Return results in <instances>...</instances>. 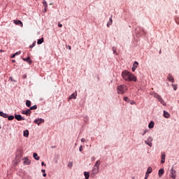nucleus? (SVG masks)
<instances>
[{"mask_svg":"<svg viewBox=\"0 0 179 179\" xmlns=\"http://www.w3.org/2000/svg\"><path fill=\"white\" fill-rule=\"evenodd\" d=\"M67 166L68 167H70V169H71L72 166H73V162H69Z\"/></svg>","mask_w":179,"mask_h":179,"instance_id":"obj_31","label":"nucleus"},{"mask_svg":"<svg viewBox=\"0 0 179 179\" xmlns=\"http://www.w3.org/2000/svg\"><path fill=\"white\" fill-rule=\"evenodd\" d=\"M13 64H15L16 62V60H12Z\"/></svg>","mask_w":179,"mask_h":179,"instance_id":"obj_48","label":"nucleus"},{"mask_svg":"<svg viewBox=\"0 0 179 179\" xmlns=\"http://www.w3.org/2000/svg\"><path fill=\"white\" fill-rule=\"evenodd\" d=\"M152 141H153V139H152V137H149L148 141H145L146 145L150 146V148H152Z\"/></svg>","mask_w":179,"mask_h":179,"instance_id":"obj_6","label":"nucleus"},{"mask_svg":"<svg viewBox=\"0 0 179 179\" xmlns=\"http://www.w3.org/2000/svg\"><path fill=\"white\" fill-rule=\"evenodd\" d=\"M148 178H149V173H145V176L144 179H148Z\"/></svg>","mask_w":179,"mask_h":179,"instance_id":"obj_36","label":"nucleus"},{"mask_svg":"<svg viewBox=\"0 0 179 179\" xmlns=\"http://www.w3.org/2000/svg\"><path fill=\"white\" fill-rule=\"evenodd\" d=\"M146 132H147V131L145 130V131L143 132V135H145V134H146Z\"/></svg>","mask_w":179,"mask_h":179,"instance_id":"obj_49","label":"nucleus"},{"mask_svg":"<svg viewBox=\"0 0 179 179\" xmlns=\"http://www.w3.org/2000/svg\"><path fill=\"white\" fill-rule=\"evenodd\" d=\"M43 43H44V38H41L38 39L37 41V44H38V45L43 44Z\"/></svg>","mask_w":179,"mask_h":179,"instance_id":"obj_23","label":"nucleus"},{"mask_svg":"<svg viewBox=\"0 0 179 179\" xmlns=\"http://www.w3.org/2000/svg\"><path fill=\"white\" fill-rule=\"evenodd\" d=\"M33 157L34 159H35V160H40V157H38V155H37V153H34L33 155Z\"/></svg>","mask_w":179,"mask_h":179,"instance_id":"obj_19","label":"nucleus"},{"mask_svg":"<svg viewBox=\"0 0 179 179\" xmlns=\"http://www.w3.org/2000/svg\"><path fill=\"white\" fill-rule=\"evenodd\" d=\"M15 24H17L18 26H21V27H23V23L20 20H14Z\"/></svg>","mask_w":179,"mask_h":179,"instance_id":"obj_13","label":"nucleus"},{"mask_svg":"<svg viewBox=\"0 0 179 179\" xmlns=\"http://www.w3.org/2000/svg\"><path fill=\"white\" fill-rule=\"evenodd\" d=\"M25 104L27 107H30L31 106V101H30L29 100H27Z\"/></svg>","mask_w":179,"mask_h":179,"instance_id":"obj_26","label":"nucleus"},{"mask_svg":"<svg viewBox=\"0 0 179 179\" xmlns=\"http://www.w3.org/2000/svg\"><path fill=\"white\" fill-rule=\"evenodd\" d=\"M15 57H16V56H15V54H13V55L11 56V58H15Z\"/></svg>","mask_w":179,"mask_h":179,"instance_id":"obj_43","label":"nucleus"},{"mask_svg":"<svg viewBox=\"0 0 179 179\" xmlns=\"http://www.w3.org/2000/svg\"><path fill=\"white\" fill-rule=\"evenodd\" d=\"M15 120H17V121H24L26 120L24 119V117H22V115H15Z\"/></svg>","mask_w":179,"mask_h":179,"instance_id":"obj_5","label":"nucleus"},{"mask_svg":"<svg viewBox=\"0 0 179 179\" xmlns=\"http://www.w3.org/2000/svg\"><path fill=\"white\" fill-rule=\"evenodd\" d=\"M0 52H5V50H0Z\"/></svg>","mask_w":179,"mask_h":179,"instance_id":"obj_47","label":"nucleus"},{"mask_svg":"<svg viewBox=\"0 0 179 179\" xmlns=\"http://www.w3.org/2000/svg\"><path fill=\"white\" fill-rule=\"evenodd\" d=\"M113 24V18L112 17L109 19V22L107 23V27H110Z\"/></svg>","mask_w":179,"mask_h":179,"instance_id":"obj_21","label":"nucleus"},{"mask_svg":"<svg viewBox=\"0 0 179 179\" xmlns=\"http://www.w3.org/2000/svg\"><path fill=\"white\" fill-rule=\"evenodd\" d=\"M79 150L80 152H82V150H83V146L80 145L79 148Z\"/></svg>","mask_w":179,"mask_h":179,"instance_id":"obj_37","label":"nucleus"},{"mask_svg":"<svg viewBox=\"0 0 179 179\" xmlns=\"http://www.w3.org/2000/svg\"><path fill=\"white\" fill-rule=\"evenodd\" d=\"M36 45V41L32 43L31 45L29 46V48H33Z\"/></svg>","mask_w":179,"mask_h":179,"instance_id":"obj_33","label":"nucleus"},{"mask_svg":"<svg viewBox=\"0 0 179 179\" xmlns=\"http://www.w3.org/2000/svg\"><path fill=\"white\" fill-rule=\"evenodd\" d=\"M164 117L165 118H169V117H170V113H169V112L164 110Z\"/></svg>","mask_w":179,"mask_h":179,"instance_id":"obj_17","label":"nucleus"},{"mask_svg":"<svg viewBox=\"0 0 179 179\" xmlns=\"http://www.w3.org/2000/svg\"><path fill=\"white\" fill-rule=\"evenodd\" d=\"M23 135H24V136H25V138H28L29 137V130H24L23 131Z\"/></svg>","mask_w":179,"mask_h":179,"instance_id":"obj_22","label":"nucleus"},{"mask_svg":"<svg viewBox=\"0 0 179 179\" xmlns=\"http://www.w3.org/2000/svg\"><path fill=\"white\" fill-rule=\"evenodd\" d=\"M26 78H27V75H24V76H23V78H24V79H26Z\"/></svg>","mask_w":179,"mask_h":179,"instance_id":"obj_42","label":"nucleus"},{"mask_svg":"<svg viewBox=\"0 0 179 179\" xmlns=\"http://www.w3.org/2000/svg\"><path fill=\"white\" fill-rule=\"evenodd\" d=\"M0 129H1V126H0Z\"/></svg>","mask_w":179,"mask_h":179,"instance_id":"obj_53","label":"nucleus"},{"mask_svg":"<svg viewBox=\"0 0 179 179\" xmlns=\"http://www.w3.org/2000/svg\"><path fill=\"white\" fill-rule=\"evenodd\" d=\"M0 116L3 118H8V114L4 113L3 112H0Z\"/></svg>","mask_w":179,"mask_h":179,"instance_id":"obj_18","label":"nucleus"},{"mask_svg":"<svg viewBox=\"0 0 179 179\" xmlns=\"http://www.w3.org/2000/svg\"><path fill=\"white\" fill-rule=\"evenodd\" d=\"M22 114H24L25 115H27L28 117L31 114V110L30 109H28L27 110H22Z\"/></svg>","mask_w":179,"mask_h":179,"instance_id":"obj_8","label":"nucleus"},{"mask_svg":"<svg viewBox=\"0 0 179 179\" xmlns=\"http://www.w3.org/2000/svg\"><path fill=\"white\" fill-rule=\"evenodd\" d=\"M22 59L24 61H25V62H29V65L33 64V62L31 61V59H30V57H29L27 58L24 57V58H22Z\"/></svg>","mask_w":179,"mask_h":179,"instance_id":"obj_11","label":"nucleus"},{"mask_svg":"<svg viewBox=\"0 0 179 179\" xmlns=\"http://www.w3.org/2000/svg\"><path fill=\"white\" fill-rule=\"evenodd\" d=\"M81 142H86V139H85V138H81Z\"/></svg>","mask_w":179,"mask_h":179,"instance_id":"obj_40","label":"nucleus"},{"mask_svg":"<svg viewBox=\"0 0 179 179\" xmlns=\"http://www.w3.org/2000/svg\"><path fill=\"white\" fill-rule=\"evenodd\" d=\"M162 52V50L159 51V54Z\"/></svg>","mask_w":179,"mask_h":179,"instance_id":"obj_52","label":"nucleus"},{"mask_svg":"<svg viewBox=\"0 0 179 179\" xmlns=\"http://www.w3.org/2000/svg\"><path fill=\"white\" fill-rule=\"evenodd\" d=\"M43 6H44L45 8H47V6H48V5L47 4V1H45V0H44V1H43Z\"/></svg>","mask_w":179,"mask_h":179,"instance_id":"obj_30","label":"nucleus"},{"mask_svg":"<svg viewBox=\"0 0 179 179\" xmlns=\"http://www.w3.org/2000/svg\"><path fill=\"white\" fill-rule=\"evenodd\" d=\"M117 90L118 94H124L128 90V87L125 85H121L117 86Z\"/></svg>","mask_w":179,"mask_h":179,"instance_id":"obj_2","label":"nucleus"},{"mask_svg":"<svg viewBox=\"0 0 179 179\" xmlns=\"http://www.w3.org/2000/svg\"><path fill=\"white\" fill-rule=\"evenodd\" d=\"M84 176L85 177V179H89V177H90V174L89 172H84Z\"/></svg>","mask_w":179,"mask_h":179,"instance_id":"obj_25","label":"nucleus"},{"mask_svg":"<svg viewBox=\"0 0 179 179\" xmlns=\"http://www.w3.org/2000/svg\"><path fill=\"white\" fill-rule=\"evenodd\" d=\"M155 97H156V99H157L158 101H160V103H161V104H162V106H166V103H164V101H163V99H162V97H160L159 94H155Z\"/></svg>","mask_w":179,"mask_h":179,"instance_id":"obj_3","label":"nucleus"},{"mask_svg":"<svg viewBox=\"0 0 179 179\" xmlns=\"http://www.w3.org/2000/svg\"><path fill=\"white\" fill-rule=\"evenodd\" d=\"M124 101H128L129 99H128V97L125 96L124 98Z\"/></svg>","mask_w":179,"mask_h":179,"instance_id":"obj_38","label":"nucleus"},{"mask_svg":"<svg viewBox=\"0 0 179 179\" xmlns=\"http://www.w3.org/2000/svg\"><path fill=\"white\" fill-rule=\"evenodd\" d=\"M41 171H42V173H45V169H42Z\"/></svg>","mask_w":179,"mask_h":179,"instance_id":"obj_45","label":"nucleus"},{"mask_svg":"<svg viewBox=\"0 0 179 179\" xmlns=\"http://www.w3.org/2000/svg\"><path fill=\"white\" fill-rule=\"evenodd\" d=\"M69 50H71V46L69 47Z\"/></svg>","mask_w":179,"mask_h":179,"instance_id":"obj_51","label":"nucleus"},{"mask_svg":"<svg viewBox=\"0 0 179 179\" xmlns=\"http://www.w3.org/2000/svg\"><path fill=\"white\" fill-rule=\"evenodd\" d=\"M97 173H99V168L94 166L92 169V174H97Z\"/></svg>","mask_w":179,"mask_h":179,"instance_id":"obj_14","label":"nucleus"},{"mask_svg":"<svg viewBox=\"0 0 179 179\" xmlns=\"http://www.w3.org/2000/svg\"><path fill=\"white\" fill-rule=\"evenodd\" d=\"M44 122V120L43 119H37L34 120V124H36L37 125H40V124H43Z\"/></svg>","mask_w":179,"mask_h":179,"instance_id":"obj_9","label":"nucleus"},{"mask_svg":"<svg viewBox=\"0 0 179 179\" xmlns=\"http://www.w3.org/2000/svg\"><path fill=\"white\" fill-rule=\"evenodd\" d=\"M152 171L153 170L152 169V167L150 166L148 168L146 173H147V174H150Z\"/></svg>","mask_w":179,"mask_h":179,"instance_id":"obj_27","label":"nucleus"},{"mask_svg":"<svg viewBox=\"0 0 179 179\" xmlns=\"http://www.w3.org/2000/svg\"><path fill=\"white\" fill-rule=\"evenodd\" d=\"M113 53L117 54V50H115V49H114V48H113Z\"/></svg>","mask_w":179,"mask_h":179,"instance_id":"obj_39","label":"nucleus"},{"mask_svg":"<svg viewBox=\"0 0 179 179\" xmlns=\"http://www.w3.org/2000/svg\"><path fill=\"white\" fill-rule=\"evenodd\" d=\"M122 78L127 82H136V76L128 71H122Z\"/></svg>","mask_w":179,"mask_h":179,"instance_id":"obj_1","label":"nucleus"},{"mask_svg":"<svg viewBox=\"0 0 179 179\" xmlns=\"http://www.w3.org/2000/svg\"><path fill=\"white\" fill-rule=\"evenodd\" d=\"M78 96V93L75 92L73 93L70 96H69V99H76V96Z\"/></svg>","mask_w":179,"mask_h":179,"instance_id":"obj_16","label":"nucleus"},{"mask_svg":"<svg viewBox=\"0 0 179 179\" xmlns=\"http://www.w3.org/2000/svg\"><path fill=\"white\" fill-rule=\"evenodd\" d=\"M172 87L173 88V90H177V85L172 84Z\"/></svg>","mask_w":179,"mask_h":179,"instance_id":"obj_32","label":"nucleus"},{"mask_svg":"<svg viewBox=\"0 0 179 179\" xmlns=\"http://www.w3.org/2000/svg\"><path fill=\"white\" fill-rule=\"evenodd\" d=\"M163 174H164V169H159L158 172L159 177V178L163 177Z\"/></svg>","mask_w":179,"mask_h":179,"instance_id":"obj_12","label":"nucleus"},{"mask_svg":"<svg viewBox=\"0 0 179 179\" xmlns=\"http://www.w3.org/2000/svg\"><path fill=\"white\" fill-rule=\"evenodd\" d=\"M139 65V63H138V62H135L133 64V67L131 69L133 72H135V71H136V69L138 68Z\"/></svg>","mask_w":179,"mask_h":179,"instance_id":"obj_7","label":"nucleus"},{"mask_svg":"<svg viewBox=\"0 0 179 179\" xmlns=\"http://www.w3.org/2000/svg\"><path fill=\"white\" fill-rule=\"evenodd\" d=\"M134 103H135V102H134V101H133V102H131V104H134Z\"/></svg>","mask_w":179,"mask_h":179,"instance_id":"obj_50","label":"nucleus"},{"mask_svg":"<svg viewBox=\"0 0 179 179\" xmlns=\"http://www.w3.org/2000/svg\"><path fill=\"white\" fill-rule=\"evenodd\" d=\"M21 53H22L21 51H18V52L14 53V55H15V57H16V55H20Z\"/></svg>","mask_w":179,"mask_h":179,"instance_id":"obj_34","label":"nucleus"},{"mask_svg":"<svg viewBox=\"0 0 179 179\" xmlns=\"http://www.w3.org/2000/svg\"><path fill=\"white\" fill-rule=\"evenodd\" d=\"M8 121H12L13 120H15V116L13 115H10L7 117Z\"/></svg>","mask_w":179,"mask_h":179,"instance_id":"obj_28","label":"nucleus"},{"mask_svg":"<svg viewBox=\"0 0 179 179\" xmlns=\"http://www.w3.org/2000/svg\"><path fill=\"white\" fill-rule=\"evenodd\" d=\"M153 127H155V122H150V124H148V128H150V129H152Z\"/></svg>","mask_w":179,"mask_h":179,"instance_id":"obj_24","label":"nucleus"},{"mask_svg":"<svg viewBox=\"0 0 179 179\" xmlns=\"http://www.w3.org/2000/svg\"><path fill=\"white\" fill-rule=\"evenodd\" d=\"M31 110H37V105H34L29 108V111H31Z\"/></svg>","mask_w":179,"mask_h":179,"instance_id":"obj_29","label":"nucleus"},{"mask_svg":"<svg viewBox=\"0 0 179 179\" xmlns=\"http://www.w3.org/2000/svg\"><path fill=\"white\" fill-rule=\"evenodd\" d=\"M168 80L169 82H171L172 83H174V78H173V76L171 74H169V76H168Z\"/></svg>","mask_w":179,"mask_h":179,"instance_id":"obj_15","label":"nucleus"},{"mask_svg":"<svg viewBox=\"0 0 179 179\" xmlns=\"http://www.w3.org/2000/svg\"><path fill=\"white\" fill-rule=\"evenodd\" d=\"M101 163L100 160L96 161L94 167H98V169H99Z\"/></svg>","mask_w":179,"mask_h":179,"instance_id":"obj_20","label":"nucleus"},{"mask_svg":"<svg viewBox=\"0 0 179 179\" xmlns=\"http://www.w3.org/2000/svg\"><path fill=\"white\" fill-rule=\"evenodd\" d=\"M176 173H177V171H176V170H174V168L172 167L171 169V173H170L171 178L176 179Z\"/></svg>","mask_w":179,"mask_h":179,"instance_id":"obj_4","label":"nucleus"},{"mask_svg":"<svg viewBox=\"0 0 179 179\" xmlns=\"http://www.w3.org/2000/svg\"><path fill=\"white\" fill-rule=\"evenodd\" d=\"M161 157H162L161 163H162V164L165 163V162H166V154L164 152L162 153Z\"/></svg>","mask_w":179,"mask_h":179,"instance_id":"obj_10","label":"nucleus"},{"mask_svg":"<svg viewBox=\"0 0 179 179\" xmlns=\"http://www.w3.org/2000/svg\"><path fill=\"white\" fill-rule=\"evenodd\" d=\"M41 166H45V164L44 162H42Z\"/></svg>","mask_w":179,"mask_h":179,"instance_id":"obj_46","label":"nucleus"},{"mask_svg":"<svg viewBox=\"0 0 179 179\" xmlns=\"http://www.w3.org/2000/svg\"><path fill=\"white\" fill-rule=\"evenodd\" d=\"M24 163H26L27 164H30V162L27 159H25Z\"/></svg>","mask_w":179,"mask_h":179,"instance_id":"obj_35","label":"nucleus"},{"mask_svg":"<svg viewBox=\"0 0 179 179\" xmlns=\"http://www.w3.org/2000/svg\"><path fill=\"white\" fill-rule=\"evenodd\" d=\"M58 26H59V27H62V24L59 23Z\"/></svg>","mask_w":179,"mask_h":179,"instance_id":"obj_41","label":"nucleus"},{"mask_svg":"<svg viewBox=\"0 0 179 179\" xmlns=\"http://www.w3.org/2000/svg\"><path fill=\"white\" fill-rule=\"evenodd\" d=\"M43 176L44 177H47V173H44L43 174Z\"/></svg>","mask_w":179,"mask_h":179,"instance_id":"obj_44","label":"nucleus"}]
</instances>
